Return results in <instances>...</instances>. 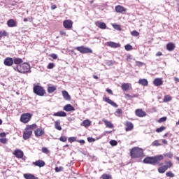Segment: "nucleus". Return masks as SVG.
<instances>
[{
    "label": "nucleus",
    "instance_id": "f257e3e1",
    "mask_svg": "<svg viewBox=\"0 0 179 179\" xmlns=\"http://www.w3.org/2000/svg\"><path fill=\"white\" fill-rule=\"evenodd\" d=\"M164 159V157L162 155H156L154 157H147L143 159V163L145 164H151L152 166H156V164H159V166H162L163 164L159 163Z\"/></svg>",
    "mask_w": 179,
    "mask_h": 179
},
{
    "label": "nucleus",
    "instance_id": "f03ea898",
    "mask_svg": "<svg viewBox=\"0 0 179 179\" xmlns=\"http://www.w3.org/2000/svg\"><path fill=\"white\" fill-rule=\"evenodd\" d=\"M13 69L20 73H27V72H30V64L27 63H23L20 65L18 64L17 66H14Z\"/></svg>",
    "mask_w": 179,
    "mask_h": 179
},
{
    "label": "nucleus",
    "instance_id": "7ed1b4c3",
    "mask_svg": "<svg viewBox=\"0 0 179 179\" xmlns=\"http://www.w3.org/2000/svg\"><path fill=\"white\" fill-rule=\"evenodd\" d=\"M131 159H139L143 156V150L139 148H134L130 152Z\"/></svg>",
    "mask_w": 179,
    "mask_h": 179
},
{
    "label": "nucleus",
    "instance_id": "20e7f679",
    "mask_svg": "<svg viewBox=\"0 0 179 179\" xmlns=\"http://www.w3.org/2000/svg\"><path fill=\"white\" fill-rule=\"evenodd\" d=\"M34 93L37 96H44L45 94V90L40 85H35L34 87Z\"/></svg>",
    "mask_w": 179,
    "mask_h": 179
},
{
    "label": "nucleus",
    "instance_id": "39448f33",
    "mask_svg": "<svg viewBox=\"0 0 179 179\" xmlns=\"http://www.w3.org/2000/svg\"><path fill=\"white\" fill-rule=\"evenodd\" d=\"M31 117H33V115L31 113H24L21 115L20 121L21 122H23V124H27V122L31 120Z\"/></svg>",
    "mask_w": 179,
    "mask_h": 179
},
{
    "label": "nucleus",
    "instance_id": "423d86ee",
    "mask_svg": "<svg viewBox=\"0 0 179 179\" xmlns=\"http://www.w3.org/2000/svg\"><path fill=\"white\" fill-rule=\"evenodd\" d=\"M77 51H79L81 52V54H91L93 52V50L89 48H86L85 46H79L76 48Z\"/></svg>",
    "mask_w": 179,
    "mask_h": 179
},
{
    "label": "nucleus",
    "instance_id": "0eeeda50",
    "mask_svg": "<svg viewBox=\"0 0 179 179\" xmlns=\"http://www.w3.org/2000/svg\"><path fill=\"white\" fill-rule=\"evenodd\" d=\"M32 134H33V131H29V129L25 128L23 133V139H24V141H27V139H29L30 136H31Z\"/></svg>",
    "mask_w": 179,
    "mask_h": 179
},
{
    "label": "nucleus",
    "instance_id": "6e6552de",
    "mask_svg": "<svg viewBox=\"0 0 179 179\" xmlns=\"http://www.w3.org/2000/svg\"><path fill=\"white\" fill-rule=\"evenodd\" d=\"M13 155H14V156H15V157H17V159H23V156L24 154L21 150H15L13 152Z\"/></svg>",
    "mask_w": 179,
    "mask_h": 179
},
{
    "label": "nucleus",
    "instance_id": "1a4fd4ad",
    "mask_svg": "<svg viewBox=\"0 0 179 179\" xmlns=\"http://www.w3.org/2000/svg\"><path fill=\"white\" fill-rule=\"evenodd\" d=\"M3 64L6 66H12L13 65V59L12 57H6Z\"/></svg>",
    "mask_w": 179,
    "mask_h": 179
},
{
    "label": "nucleus",
    "instance_id": "9d476101",
    "mask_svg": "<svg viewBox=\"0 0 179 179\" xmlns=\"http://www.w3.org/2000/svg\"><path fill=\"white\" fill-rule=\"evenodd\" d=\"M106 45L108 47H110V48H119V47H121V45L120 43H117L113 41L107 42Z\"/></svg>",
    "mask_w": 179,
    "mask_h": 179
},
{
    "label": "nucleus",
    "instance_id": "9b49d317",
    "mask_svg": "<svg viewBox=\"0 0 179 179\" xmlns=\"http://www.w3.org/2000/svg\"><path fill=\"white\" fill-rule=\"evenodd\" d=\"M72 24H73V22L69 20H66L63 22V25L65 29H72Z\"/></svg>",
    "mask_w": 179,
    "mask_h": 179
},
{
    "label": "nucleus",
    "instance_id": "f8f14e48",
    "mask_svg": "<svg viewBox=\"0 0 179 179\" xmlns=\"http://www.w3.org/2000/svg\"><path fill=\"white\" fill-rule=\"evenodd\" d=\"M121 87L123 92H127L129 90V89H132V85L131 83H123L122 84Z\"/></svg>",
    "mask_w": 179,
    "mask_h": 179
},
{
    "label": "nucleus",
    "instance_id": "ddd939ff",
    "mask_svg": "<svg viewBox=\"0 0 179 179\" xmlns=\"http://www.w3.org/2000/svg\"><path fill=\"white\" fill-rule=\"evenodd\" d=\"M95 25L96 27H99V29H101L102 30H104L107 29V25L104 22H101L100 21H97L95 22Z\"/></svg>",
    "mask_w": 179,
    "mask_h": 179
},
{
    "label": "nucleus",
    "instance_id": "4468645a",
    "mask_svg": "<svg viewBox=\"0 0 179 179\" xmlns=\"http://www.w3.org/2000/svg\"><path fill=\"white\" fill-rule=\"evenodd\" d=\"M103 100L108 104H110V106H112L113 107H115V108H117L118 107V105L117 103H115V102H114L111 99H110V98H108V97L103 99Z\"/></svg>",
    "mask_w": 179,
    "mask_h": 179
},
{
    "label": "nucleus",
    "instance_id": "2eb2a0df",
    "mask_svg": "<svg viewBox=\"0 0 179 179\" xmlns=\"http://www.w3.org/2000/svg\"><path fill=\"white\" fill-rule=\"evenodd\" d=\"M136 115H137V117H146V112L143 111L142 109H136Z\"/></svg>",
    "mask_w": 179,
    "mask_h": 179
},
{
    "label": "nucleus",
    "instance_id": "dca6fc26",
    "mask_svg": "<svg viewBox=\"0 0 179 179\" xmlns=\"http://www.w3.org/2000/svg\"><path fill=\"white\" fill-rule=\"evenodd\" d=\"M33 164L37 167H44V166H45V162L43 160H37L35 162H33Z\"/></svg>",
    "mask_w": 179,
    "mask_h": 179
},
{
    "label": "nucleus",
    "instance_id": "f3484780",
    "mask_svg": "<svg viewBox=\"0 0 179 179\" xmlns=\"http://www.w3.org/2000/svg\"><path fill=\"white\" fill-rule=\"evenodd\" d=\"M132 129H134V124H132V122H127L125 131L128 132L129 131H132Z\"/></svg>",
    "mask_w": 179,
    "mask_h": 179
},
{
    "label": "nucleus",
    "instance_id": "a211bd4d",
    "mask_svg": "<svg viewBox=\"0 0 179 179\" xmlns=\"http://www.w3.org/2000/svg\"><path fill=\"white\" fill-rule=\"evenodd\" d=\"M35 136L38 138V136H43L44 135V130L42 129H37L34 131Z\"/></svg>",
    "mask_w": 179,
    "mask_h": 179
},
{
    "label": "nucleus",
    "instance_id": "6ab92c4d",
    "mask_svg": "<svg viewBox=\"0 0 179 179\" xmlns=\"http://www.w3.org/2000/svg\"><path fill=\"white\" fill-rule=\"evenodd\" d=\"M7 26L8 27H16V21L13 19L8 20L7 21Z\"/></svg>",
    "mask_w": 179,
    "mask_h": 179
},
{
    "label": "nucleus",
    "instance_id": "aec40b11",
    "mask_svg": "<svg viewBox=\"0 0 179 179\" xmlns=\"http://www.w3.org/2000/svg\"><path fill=\"white\" fill-rule=\"evenodd\" d=\"M63 109L64 110V111H67V112L75 111V108L72 106V105L71 104H67L64 106Z\"/></svg>",
    "mask_w": 179,
    "mask_h": 179
},
{
    "label": "nucleus",
    "instance_id": "412c9836",
    "mask_svg": "<svg viewBox=\"0 0 179 179\" xmlns=\"http://www.w3.org/2000/svg\"><path fill=\"white\" fill-rule=\"evenodd\" d=\"M167 170H168V166L166 165H164L158 168V173H159L160 174H164V173H166Z\"/></svg>",
    "mask_w": 179,
    "mask_h": 179
},
{
    "label": "nucleus",
    "instance_id": "4be33fe9",
    "mask_svg": "<svg viewBox=\"0 0 179 179\" xmlns=\"http://www.w3.org/2000/svg\"><path fill=\"white\" fill-rule=\"evenodd\" d=\"M155 86H162L163 85V80L162 78H155L153 81Z\"/></svg>",
    "mask_w": 179,
    "mask_h": 179
},
{
    "label": "nucleus",
    "instance_id": "5701e85b",
    "mask_svg": "<svg viewBox=\"0 0 179 179\" xmlns=\"http://www.w3.org/2000/svg\"><path fill=\"white\" fill-rule=\"evenodd\" d=\"M55 128L57 129V131H62V127H61V120H56L55 122Z\"/></svg>",
    "mask_w": 179,
    "mask_h": 179
},
{
    "label": "nucleus",
    "instance_id": "b1692460",
    "mask_svg": "<svg viewBox=\"0 0 179 179\" xmlns=\"http://www.w3.org/2000/svg\"><path fill=\"white\" fill-rule=\"evenodd\" d=\"M54 117H66V113H65L64 111H59L57 113H55L53 114Z\"/></svg>",
    "mask_w": 179,
    "mask_h": 179
},
{
    "label": "nucleus",
    "instance_id": "393cba45",
    "mask_svg": "<svg viewBox=\"0 0 179 179\" xmlns=\"http://www.w3.org/2000/svg\"><path fill=\"white\" fill-rule=\"evenodd\" d=\"M24 178L25 179H38V178L34 176V175L31 173H25L24 174Z\"/></svg>",
    "mask_w": 179,
    "mask_h": 179
},
{
    "label": "nucleus",
    "instance_id": "a878e982",
    "mask_svg": "<svg viewBox=\"0 0 179 179\" xmlns=\"http://www.w3.org/2000/svg\"><path fill=\"white\" fill-rule=\"evenodd\" d=\"M62 96H63L64 100H67V101L71 100V96L69 95L68 92L62 91Z\"/></svg>",
    "mask_w": 179,
    "mask_h": 179
},
{
    "label": "nucleus",
    "instance_id": "bb28decb",
    "mask_svg": "<svg viewBox=\"0 0 179 179\" xmlns=\"http://www.w3.org/2000/svg\"><path fill=\"white\" fill-rule=\"evenodd\" d=\"M176 48V45L173 43H169L166 45V50L168 51H173Z\"/></svg>",
    "mask_w": 179,
    "mask_h": 179
},
{
    "label": "nucleus",
    "instance_id": "cd10ccee",
    "mask_svg": "<svg viewBox=\"0 0 179 179\" xmlns=\"http://www.w3.org/2000/svg\"><path fill=\"white\" fill-rule=\"evenodd\" d=\"M115 11L117 13H122V12H125V8L122 7V6H117L115 7Z\"/></svg>",
    "mask_w": 179,
    "mask_h": 179
},
{
    "label": "nucleus",
    "instance_id": "c85d7f7f",
    "mask_svg": "<svg viewBox=\"0 0 179 179\" xmlns=\"http://www.w3.org/2000/svg\"><path fill=\"white\" fill-rule=\"evenodd\" d=\"M14 64H15V65H20V64L23 63V59L22 58H19V57H16L14 58V59H13Z\"/></svg>",
    "mask_w": 179,
    "mask_h": 179
},
{
    "label": "nucleus",
    "instance_id": "c756f323",
    "mask_svg": "<svg viewBox=\"0 0 179 179\" xmlns=\"http://www.w3.org/2000/svg\"><path fill=\"white\" fill-rule=\"evenodd\" d=\"M103 122L105 125H106L107 128H114V124L111 123V122L107 120H103Z\"/></svg>",
    "mask_w": 179,
    "mask_h": 179
},
{
    "label": "nucleus",
    "instance_id": "7c9ffc66",
    "mask_svg": "<svg viewBox=\"0 0 179 179\" xmlns=\"http://www.w3.org/2000/svg\"><path fill=\"white\" fill-rule=\"evenodd\" d=\"M139 85H142V86H148V82L146 79H140L138 80Z\"/></svg>",
    "mask_w": 179,
    "mask_h": 179
},
{
    "label": "nucleus",
    "instance_id": "2f4dec72",
    "mask_svg": "<svg viewBox=\"0 0 179 179\" xmlns=\"http://www.w3.org/2000/svg\"><path fill=\"white\" fill-rule=\"evenodd\" d=\"M92 124V122L89 120H85L83 122L82 125L85 127V128H87L88 127H90V124Z\"/></svg>",
    "mask_w": 179,
    "mask_h": 179
},
{
    "label": "nucleus",
    "instance_id": "473e14b6",
    "mask_svg": "<svg viewBox=\"0 0 179 179\" xmlns=\"http://www.w3.org/2000/svg\"><path fill=\"white\" fill-rule=\"evenodd\" d=\"M37 128V124H33L31 125H27L26 129H28V131H31L33 132V129H36Z\"/></svg>",
    "mask_w": 179,
    "mask_h": 179
},
{
    "label": "nucleus",
    "instance_id": "72a5a7b5",
    "mask_svg": "<svg viewBox=\"0 0 179 179\" xmlns=\"http://www.w3.org/2000/svg\"><path fill=\"white\" fill-rule=\"evenodd\" d=\"M55 90H57V87L55 86H49L48 87V93H54V92H55Z\"/></svg>",
    "mask_w": 179,
    "mask_h": 179
},
{
    "label": "nucleus",
    "instance_id": "f704fd0d",
    "mask_svg": "<svg viewBox=\"0 0 179 179\" xmlns=\"http://www.w3.org/2000/svg\"><path fill=\"white\" fill-rule=\"evenodd\" d=\"M8 36V32L6 31H0V38L2 37H6Z\"/></svg>",
    "mask_w": 179,
    "mask_h": 179
},
{
    "label": "nucleus",
    "instance_id": "c9c22d12",
    "mask_svg": "<svg viewBox=\"0 0 179 179\" xmlns=\"http://www.w3.org/2000/svg\"><path fill=\"white\" fill-rule=\"evenodd\" d=\"M166 129V127L164 126H162L159 128H157L156 129V132H157L158 134H160V132H163V131H164Z\"/></svg>",
    "mask_w": 179,
    "mask_h": 179
},
{
    "label": "nucleus",
    "instance_id": "e433bc0d",
    "mask_svg": "<svg viewBox=\"0 0 179 179\" xmlns=\"http://www.w3.org/2000/svg\"><path fill=\"white\" fill-rule=\"evenodd\" d=\"M164 156L165 157H167L168 159H172L173 158V153H171V152L164 153Z\"/></svg>",
    "mask_w": 179,
    "mask_h": 179
},
{
    "label": "nucleus",
    "instance_id": "4c0bfd02",
    "mask_svg": "<svg viewBox=\"0 0 179 179\" xmlns=\"http://www.w3.org/2000/svg\"><path fill=\"white\" fill-rule=\"evenodd\" d=\"M110 145L111 146H117L118 145V142L115 140H111L110 142H109Z\"/></svg>",
    "mask_w": 179,
    "mask_h": 179
},
{
    "label": "nucleus",
    "instance_id": "58836bf2",
    "mask_svg": "<svg viewBox=\"0 0 179 179\" xmlns=\"http://www.w3.org/2000/svg\"><path fill=\"white\" fill-rule=\"evenodd\" d=\"M152 146H162V143H159V140H155L152 143Z\"/></svg>",
    "mask_w": 179,
    "mask_h": 179
},
{
    "label": "nucleus",
    "instance_id": "ea45409f",
    "mask_svg": "<svg viewBox=\"0 0 179 179\" xmlns=\"http://www.w3.org/2000/svg\"><path fill=\"white\" fill-rule=\"evenodd\" d=\"M166 177H170L171 178H173V177L175 176L174 173L171 171L166 172Z\"/></svg>",
    "mask_w": 179,
    "mask_h": 179
},
{
    "label": "nucleus",
    "instance_id": "a19ab883",
    "mask_svg": "<svg viewBox=\"0 0 179 179\" xmlns=\"http://www.w3.org/2000/svg\"><path fill=\"white\" fill-rule=\"evenodd\" d=\"M131 34L134 37H138V36H139V32H138V31H136V30H134V31H131Z\"/></svg>",
    "mask_w": 179,
    "mask_h": 179
},
{
    "label": "nucleus",
    "instance_id": "79ce46f5",
    "mask_svg": "<svg viewBox=\"0 0 179 179\" xmlns=\"http://www.w3.org/2000/svg\"><path fill=\"white\" fill-rule=\"evenodd\" d=\"M101 178L102 179H111V176H110L108 174H103L101 176Z\"/></svg>",
    "mask_w": 179,
    "mask_h": 179
},
{
    "label": "nucleus",
    "instance_id": "37998d69",
    "mask_svg": "<svg viewBox=\"0 0 179 179\" xmlns=\"http://www.w3.org/2000/svg\"><path fill=\"white\" fill-rule=\"evenodd\" d=\"M164 101L165 103H167L169 101H171V96H165L164 99Z\"/></svg>",
    "mask_w": 179,
    "mask_h": 179
},
{
    "label": "nucleus",
    "instance_id": "c03bdc74",
    "mask_svg": "<svg viewBox=\"0 0 179 179\" xmlns=\"http://www.w3.org/2000/svg\"><path fill=\"white\" fill-rule=\"evenodd\" d=\"M78 140H76V137H69V142H70V143H72L73 142H77Z\"/></svg>",
    "mask_w": 179,
    "mask_h": 179
},
{
    "label": "nucleus",
    "instance_id": "a18cd8bd",
    "mask_svg": "<svg viewBox=\"0 0 179 179\" xmlns=\"http://www.w3.org/2000/svg\"><path fill=\"white\" fill-rule=\"evenodd\" d=\"M124 48L126 51H131V50H132V46L129 44H127L124 46Z\"/></svg>",
    "mask_w": 179,
    "mask_h": 179
},
{
    "label": "nucleus",
    "instance_id": "49530a36",
    "mask_svg": "<svg viewBox=\"0 0 179 179\" xmlns=\"http://www.w3.org/2000/svg\"><path fill=\"white\" fill-rule=\"evenodd\" d=\"M55 170L56 173H59V171H62V170H64V167H62V166L58 167L57 166L55 169Z\"/></svg>",
    "mask_w": 179,
    "mask_h": 179
},
{
    "label": "nucleus",
    "instance_id": "de8ad7c7",
    "mask_svg": "<svg viewBox=\"0 0 179 179\" xmlns=\"http://www.w3.org/2000/svg\"><path fill=\"white\" fill-rule=\"evenodd\" d=\"M55 66L54 63H49L48 65V69H52Z\"/></svg>",
    "mask_w": 179,
    "mask_h": 179
},
{
    "label": "nucleus",
    "instance_id": "09e8293b",
    "mask_svg": "<svg viewBox=\"0 0 179 179\" xmlns=\"http://www.w3.org/2000/svg\"><path fill=\"white\" fill-rule=\"evenodd\" d=\"M67 140H68V138H66V136H61L59 138V141L61 142H66Z\"/></svg>",
    "mask_w": 179,
    "mask_h": 179
},
{
    "label": "nucleus",
    "instance_id": "8fccbe9b",
    "mask_svg": "<svg viewBox=\"0 0 179 179\" xmlns=\"http://www.w3.org/2000/svg\"><path fill=\"white\" fill-rule=\"evenodd\" d=\"M166 120H167L166 117H162L158 120V122H165V121Z\"/></svg>",
    "mask_w": 179,
    "mask_h": 179
},
{
    "label": "nucleus",
    "instance_id": "3c124183",
    "mask_svg": "<svg viewBox=\"0 0 179 179\" xmlns=\"http://www.w3.org/2000/svg\"><path fill=\"white\" fill-rule=\"evenodd\" d=\"M42 152H43V153H45L46 155H48V153H50V151L48 150V149L47 148H43Z\"/></svg>",
    "mask_w": 179,
    "mask_h": 179
},
{
    "label": "nucleus",
    "instance_id": "603ef678",
    "mask_svg": "<svg viewBox=\"0 0 179 179\" xmlns=\"http://www.w3.org/2000/svg\"><path fill=\"white\" fill-rule=\"evenodd\" d=\"M166 167H168V169H171V167H173V162H171V161H169L167 163Z\"/></svg>",
    "mask_w": 179,
    "mask_h": 179
},
{
    "label": "nucleus",
    "instance_id": "864d4df0",
    "mask_svg": "<svg viewBox=\"0 0 179 179\" xmlns=\"http://www.w3.org/2000/svg\"><path fill=\"white\" fill-rule=\"evenodd\" d=\"M113 27L116 30L121 31V27L119 24H113Z\"/></svg>",
    "mask_w": 179,
    "mask_h": 179
},
{
    "label": "nucleus",
    "instance_id": "5fc2aeb1",
    "mask_svg": "<svg viewBox=\"0 0 179 179\" xmlns=\"http://www.w3.org/2000/svg\"><path fill=\"white\" fill-rule=\"evenodd\" d=\"M1 143H3L4 145L8 143V139L6 138H0Z\"/></svg>",
    "mask_w": 179,
    "mask_h": 179
},
{
    "label": "nucleus",
    "instance_id": "6e6d98bb",
    "mask_svg": "<svg viewBox=\"0 0 179 179\" xmlns=\"http://www.w3.org/2000/svg\"><path fill=\"white\" fill-rule=\"evenodd\" d=\"M87 141H88V142H90V143L96 142V139H95V138H93L92 137H88V138H87Z\"/></svg>",
    "mask_w": 179,
    "mask_h": 179
},
{
    "label": "nucleus",
    "instance_id": "4d7b16f0",
    "mask_svg": "<svg viewBox=\"0 0 179 179\" xmlns=\"http://www.w3.org/2000/svg\"><path fill=\"white\" fill-rule=\"evenodd\" d=\"M132 96L129 95V94H125V99H127V100H130V99L131 98Z\"/></svg>",
    "mask_w": 179,
    "mask_h": 179
},
{
    "label": "nucleus",
    "instance_id": "13d9d810",
    "mask_svg": "<svg viewBox=\"0 0 179 179\" xmlns=\"http://www.w3.org/2000/svg\"><path fill=\"white\" fill-rule=\"evenodd\" d=\"M50 57H52V58H53V59H57V58H58V55H57V54H52L51 55H50Z\"/></svg>",
    "mask_w": 179,
    "mask_h": 179
},
{
    "label": "nucleus",
    "instance_id": "bf43d9fd",
    "mask_svg": "<svg viewBox=\"0 0 179 179\" xmlns=\"http://www.w3.org/2000/svg\"><path fill=\"white\" fill-rule=\"evenodd\" d=\"M0 136L1 138H5V136H6V133L5 132L0 133Z\"/></svg>",
    "mask_w": 179,
    "mask_h": 179
},
{
    "label": "nucleus",
    "instance_id": "052dcab7",
    "mask_svg": "<svg viewBox=\"0 0 179 179\" xmlns=\"http://www.w3.org/2000/svg\"><path fill=\"white\" fill-rule=\"evenodd\" d=\"M61 36H66V32L64 30L60 31Z\"/></svg>",
    "mask_w": 179,
    "mask_h": 179
},
{
    "label": "nucleus",
    "instance_id": "680f3d73",
    "mask_svg": "<svg viewBox=\"0 0 179 179\" xmlns=\"http://www.w3.org/2000/svg\"><path fill=\"white\" fill-rule=\"evenodd\" d=\"M136 65H137L138 66H141L143 65V63H142V62H138V61L136 62Z\"/></svg>",
    "mask_w": 179,
    "mask_h": 179
},
{
    "label": "nucleus",
    "instance_id": "e2e57ef3",
    "mask_svg": "<svg viewBox=\"0 0 179 179\" xmlns=\"http://www.w3.org/2000/svg\"><path fill=\"white\" fill-rule=\"evenodd\" d=\"M162 55H163V53H162V52H158L156 54V57H162Z\"/></svg>",
    "mask_w": 179,
    "mask_h": 179
},
{
    "label": "nucleus",
    "instance_id": "0e129e2a",
    "mask_svg": "<svg viewBox=\"0 0 179 179\" xmlns=\"http://www.w3.org/2000/svg\"><path fill=\"white\" fill-rule=\"evenodd\" d=\"M77 142H78V143H83L85 144V140H77Z\"/></svg>",
    "mask_w": 179,
    "mask_h": 179
},
{
    "label": "nucleus",
    "instance_id": "69168bd1",
    "mask_svg": "<svg viewBox=\"0 0 179 179\" xmlns=\"http://www.w3.org/2000/svg\"><path fill=\"white\" fill-rule=\"evenodd\" d=\"M107 93H109V94H113V91L110 89H106Z\"/></svg>",
    "mask_w": 179,
    "mask_h": 179
},
{
    "label": "nucleus",
    "instance_id": "338daca9",
    "mask_svg": "<svg viewBox=\"0 0 179 179\" xmlns=\"http://www.w3.org/2000/svg\"><path fill=\"white\" fill-rule=\"evenodd\" d=\"M116 113H117V114H122V110H121V109H117V110H116Z\"/></svg>",
    "mask_w": 179,
    "mask_h": 179
},
{
    "label": "nucleus",
    "instance_id": "774afa93",
    "mask_svg": "<svg viewBox=\"0 0 179 179\" xmlns=\"http://www.w3.org/2000/svg\"><path fill=\"white\" fill-rule=\"evenodd\" d=\"M56 8H57V5H52V6H51L52 10H55Z\"/></svg>",
    "mask_w": 179,
    "mask_h": 179
}]
</instances>
